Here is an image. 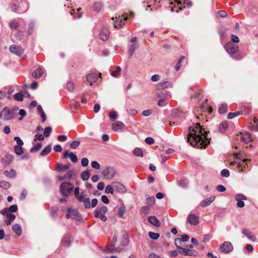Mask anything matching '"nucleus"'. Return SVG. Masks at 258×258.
I'll use <instances>...</instances> for the list:
<instances>
[{"instance_id":"1","label":"nucleus","mask_w":258,"mask_h":258,"mask_svg":"<svg viewBox=\"0 0 258 258\" xmlns=\"http://www.w3.org/2000/svg\"><path fill=\"white\" fill-rule=\"evenodd\" d=\"M208 133L202 128L199 123H197L189 127L187 142L194 147L205 148L211 140L208 137Z\"/></svg>"},{"instance_id":"2","label":"nucleus","mask_w":258,"mask_h":258,"mask_svg":"<svg viewBox=\"0 0 258 258\" xmlns=\"http://www.w3.org/2000/svg\"><path fill=\"white\" fill-rule=\"evenodd\" d=\"M234 162H231L230 165H233L235 164H237V167L239 169V172H243L244 171H249L250 169V159H245L241 161H239V159L238 158L237 155L234 156Z\"/></svg>"},{"instance_id":"3","label":"nucleus","mask_w":258,"mask_h":258,"mask_svg":"<svg viewBox=\"0 0 258 258\" xmlns=\"http://www.w3.org/2000/svg\"><path fill=\"white\" fill-rule=\"evenodd\" d=\"M74 185L70 182H63L60 186V193L64 197H68L73 191Z\"/></svg>"},{"instance_id":"4","label":"nucleus","mask_w":258,"mask_h":258,"mask_svg":"<svg viewBox=\"0 0 258 258\" xmlns=\"http://www.w3.org/2000/svg\"><path fill=\"white\" fill-rule=\"evenodd\" d=\"M107 211V208L105 206L98 207L94 212V217L96 218H100L102 221L105 222L107 221V217L105 216Z\"/></svg>"},{"instance_id":"5","label":"nucleus","mask_w":258,"mask_h":258,"mask_svg":"<svg viewBox=\"0 0 258 258\" xmlns=\"http://www.w3.org/2000/svg\"><path fill=\"white\" fill-rule=\"evenodd\" d=\"M28 8V3L26 0H21L19 5L14 4L12 7V10L13 12H18L19 13H23L25 12Z\"/></svg>"},{"instance_id":"6","label":"nucleus","mask_w":258,"mask_h":258,"mask_svg":"<svg viewBox=\"0 0 258 258\" xmlns=\"http://www.w3.org/2000/svg\"><path fill=\"white\" fill-rule=\"evenodd\" d=\"M138 38L137 37H133L130 39L132 43L128 47V52L130 53V58H131L135 51V50L139 47V43L138 42Z\"/></svg>"},{"instance_id":"7","label":"nucleus","mask_w":258,"mask_h":258,"mask_svg":"<svg viewBox=\"0 0 258 258\" xmlns=\"http://www.w3.org/2000/svg\"><path fill=\"white\" fill-rule=\"evenodd\" d=\"M115 173V170L113 167H107L103 170L102 174L105 179H111L114 177Z\"/></svg>"},{"instance_id":"8","label":"nucleus","mask_w":258,"mask_h":258,"mask_svg":"<svg viewBox=\"0 0 258 258\" xmlns=\"http://www.w3.org/2000/svg\"><path fill=\"white\" fill-rule=\"evenodd\" d=\"M225 48L228 53L233 54L238 51V46L231 42H228L226 44Z\"/></svg>"},{"instance_id":"9","label":"nucleus","mask_w":258,"mask_h":258,"mask_svg":"<svg viewBox=\"0 0 258 258\" xmlns=\"http://www.w3.org/2000/svg\"><path fill=\"white\" fill-rule=\"evenodd\" d=\"M3 119L6 120H11L15 116L14 111L10 110L8 107H5L3 109Z\"/></svg>"},{"instance_id":"10","label":"nucleus","mask_w":258,"mask_h":258,"mask_svg":"<svg viewBox=\"0 0 258 258\" xmlns=\"http://www.w3.org/2000/svg\"><path fill=\"white\" fill-rule=\"evenodd\" d=\"M220 249L224 253H228L233 250V245L231 242L225 241L220 246Z\"/></svg>"},{"instance_id":"11","label":"nucleus","mask_w":258,"mask_h":258,"mask_svg":"<svg viewBox=\"0 0 258 258\" xmlns=\"http://www.w3.org/2000/svg\"><path fill=\"white\" fill-rule=\"evenodd\" d=\"M113 186L115 191L119 193H125L127 191L125 187L119 182H113Z\"/></svg>"},{"instance_id":"12","label":"nucleus","mask_w":258,"mask_h":258,"mask_svg":"<svg viewBox=\"0 0 258 258\" xmlns=\"http://www.w3.org/2000/svg\"><path fill=\"white\" fill-rule=\"evenodd\" d=\"M18 210V207L16 205H13L10 206L9 208H5L3 210L0 211V214L2 215H5V214H7L8 213H12L17 212Z\"/></svg>"},{"instance_id":"13","label":"nucleus","mask_w":258,"mask_h":258,"mask_svg":"<svg viewBox=\"0 0 258 258\" xmlns=\"http://www.w3.org/2000/svg\"><path fill=\"white\" fill-rule=\"evenodd\" d=\"M62 157L63 158H67L68 157H69L73 163H76L78 161V158L76 155L73 152H69L68 150L64 152L62 155Z\"/></svg>"},{"instance_id":"14","label":"nucleus","mask_w":258,"mask_h":258,"mask_svg":"<svg viewBox=\"0 0 258 258\" xmlns=\"http://www.w3.org/2000/svg\"><path fill=\"white\" fill-rule=\"evenodd\" d=\"M10 51L19 56H20L23 53L22 48L16 45H12L9 47Z\"/></svg>"},{"instance_id":"15","label":"nucleus","mask_w":258,"mask_h":258,"mask_svg":"<svg viewBox=\"0 0 258 258\" xmlns=\"http://www.w3.org/2000/svg\"><path fill=\"white\" fill-rule=\"evenodd\" d=\"M235 200L237 202V206L240 208H242L244 206V203L243 201L246 200V198L243 195L239 194L236 196Z\"/></svg>"},{"instance_id":"16","label":"nucleus","mask_w":258,"mask_h":258,"mask_svg":"<svg viewBox=\"0 0 258 258\" xmlns=\"http://www.w3.org/2000/svg\"><path fill=\"white\" fill-rule=\"evenodd\" d=\"M239 137L241 141L244 143H248L252 141L250 135L247 132L240 133Z\"/></svg>"},{"instance_id":"17","label":"nucleus","mask_w":258,"mask_h":258,"mask_svg":"<svg viewBox=\"0 0 258 258\" xmlns=\"http://www.w3.org/2000/svg\"><path fill=\"white\" fill-rule=\"evenodd\" d=\"M112 128L115 132L122 131L124 128V124L120 121H117L112 124Z\"/></svg>"},{"instance_id":"18","label":"nucleus","mask_w":258,"mask_h":258,"mask_svg":"<svg viewBox=\"0 0 258 258\" xmlns=\"http://www.w3.org/2000/svg\"><path fill=\"white\" fill-rule=\"evenodd\" d=\"M187 221L192 225H196L199 222V218L194 214H189L188 216Z\"/></svg>"},{"instance_id":"19","label":"nucleus","mask_w":258,"mask_h":258,"mask_svg":"<svg viewBox=\"0 0 258 258\" xmlns=\"http://www.w3.org/2000/svg\"><path fill=\"white\" fill-rule=\"evenodd\" d=\"M215 196H212L205 200H203L200 203L201 206L202 207H206L210 205L215 200Z\"/></svg>"},{"instance_id":"20","label":"nucleus","mask_w":258,"mask_h":258,"mask_svg":"<svg viewBox=\"0 0 258 258\" xmlns=\"http://www.w3.org/2000/svg\"><path fill=\"white\" fill-rule=\"evenodd\" d=\"M4 216H6V219L5 220V222L7 225H10L16 218L15 215L12 213H8L5 214Z\"/></svg>"},{"instance_id":"21","label":"nucleus","mask_w":258,"mask_h":258,"mask_svg":"<svg viewBox=\"0 0 258 258\" xmlns=\"http://www.w3.org/2000/svg\"><path fill=\"white\" fill-rule=\"evenodd\" d=\"M178 252L180 254H182L185 256H194L195 255V252L190 249H186L185 248L182 247L181 249H180Z\"/></svg>"},{"instance_id":"22","label":"nucleus","mask_w":258,"mask_h":258,"mask_svg":"<svg viewBox=\"0 0 258 258\" xmlns=\"http://www.w3.org/2000/svg\"><path fill=\"white\" fill-rule=\"evenodd\" d=\"M109 35V30L106 28H103L100 33V37L101 39L103 41H106L108 39Z\"/></svg>"},{"instance_id":"23","label":"nucleus","mask_w":258,"mask_h":258,"mask_svg":"<svg viewBox=\"0 0 258 258\" xmlns=\"http://www.w3.org/2000/svg\"><path fill=\"white\" fill-rule=\"evenodd\" d=\"M242 233L245 235L249 240L252 241H255L256 237L248 229H244L242 230Z\"/></svg>"},{"instance_id":"24","label":"nucleus","mask_w":258,"mask_h":258,"mask_svg":"<svg viewBox=\"0 0 258 258\" xmlns=\"http://www.w3.org/2000/svg\"><path fill=\"white\" fill-rule=\"evenodd\" d=\"M103 7V4L101 2H97L94 3L92 5V8L93 11L98 13L101 10Z\"/></svg>"},{"instance_id":"25","label":"nucleus","mask_w":258,"mask_h":258,"mask_svg":"<svg viewBox=\"0 0 258 258\" xmlns=\"http://www.w3.org/2000/svg\"><path fill=\"white\" fill-rule=\"evenodd\" d=\"M86 79L87 81L92 85V83H95L97 81L98 76L96 74L91 73L87 75Z\"/></svg>"},{"instance_id":"26","label":"nucleus","mask_w":258,"mask_h":258,"mask_svg":"<svg viewBox=\"0 0 258 258\" xmlns=\"http://www.w3.org/2000/svg\"><path fill=\"white\" fill-rule=\"evenodd\" d=\"M148 220L152 225L156 227H159L160 225V221L155 216H149L148 218Z\"/></svg>"},{"instance_id":"27","label":"nucleus","mask_w":258,"mask_h":258,"mask_svg":"<svg viewBox=\"0 0 258 258\" xmlns=\"http://www.w3.org/2000/svg\"><path fill=\"white\" fill-rule=\"evenodd\" d=\"M71 236L69 234H66L61 240V244L65 247H68L70 244Z\"/></svg>"},{"instance_id":"28","label":"nucleus","mask_w":258,"mask_h":258,"mask_svg":"<svg viewBox=\"0 0 258 258\" xmlns=\"http://www.w3.org/2000/svg\"><path fill=\"white\" fill-rule=\"evenodd\" d=\"M43 74V71L40 68H37L32 73V76L35 79L40 78Z\"/></svg>"},{"instance_id":"29","label":"nucleus","mask_w":258,"mask_h":258,"mask_svg":"<svg viewBox=\"0 0 258 258\" xmlns=\"http://www.w3.org/2000/svg\"><path fill=\"white\" fill-rule=\"evenodd\" d=\"M171 85V83L169 81H165L163 82H160L157 85L156 88L158 90L164 89Z\"/></svg>"},{"instance_id":"30","label":"nucleus","mask_w":258,"mask_h":258,"mask_svg":"<svg viewBox=\"0 0 258 258\" xmlns=\"http://www.w3.org/2000/svg\"><path fill=\"white\" fill-rule=\"evenodd\" d=\"M4 174L6 176L9 178H14L16 176V172L13 169H11L10 171L5 170Z\"/></svg>"},{"instance_id":"31","label":"nucleus","mask_w":258,"mask_h":258,"mask_svg":"<svg viewBox=\"0 0 258 258\" xmlns=\"http://www.w3.org/2000/svg\"><path fill=\"white\" fill-rule=\"evenodd\" d=\"M12 230L17 235L20 236L21 234L22 229L19 224H14L12 227Z\"/></svg>"},{"instance_id":"32","label":"nucleus","mask_w":258,"mask_h":258,"mask_svg":"<svg viewBox=\"0 0 258 258\" xmlns=\"http://www.w3.org/2000/svg\"><path fill=\"white\" fill-rule=\"evenodd\" d=\"M51 151L50 145H47L40 153V156H44L48 154Z\"/></svg>"},{"instance_id":"33","label":"nucleus","mask_w":258,"mask_h":258,"mask_svg":"<svg viewBox=\"0 0 258 258\" xmlns=\"http://www.w3.org/2000/svg\"><path fill=\"white\" fill-rule=\"evenodd\" d=\"M80 202H82L83 203L84 206L85 208L89 209L91 208V202L90 199L89 198H86L81 201Z\"/></svg>"},{"instance_id":"34","label":"nucleus","mask_w":258,"mask_h":258,"mask_svg":"<svg viewBox=\"0 0 258 258\" xmlns=\"http://www.w3.org/2000/svg\"><path fill=\"white\" fill-rule=\"evenodd\" d=\"M70 167V164H67L66 165H62L61 164H58L57 165V171L60 172L62 170H66L69 169Z\"/></svg>"},{"instance_id":"35","label":"nucleus","mask_w":258,"mask_h":258,"mask_svg":"<svg viewBox=\"0 0 258 258\" xmlns=\"http://www.w3.org/2000/svg\"><path fill=\"white\" fill-rule=\"evenodd\" d=\"M11 184L10 182L3 180L0 182V187L4 189H7L10 188Z\"/></svg>"},{"instance_id":"36","label":"nucleus","mask_w":258,"mask_h":258,"mask_svg":"<svg viewBox=\"0 0 258 258\" xmlns=\"http://www.w3.org/2000/svg\"><path fill=\"white\" fill-rule=\"evenodd\" d=\"M24 98V95L21 92H18L14 95V99L16 101H22Z\"/></svg>"},{"instance_id":"37","label":"nucleus","mask_w":258,"mask_h":258,"mask_svg":"<svg viewBox=\"0 0 258 258\" xmlns=\"http://www.w3.org/2000/svg\"><path fill=\"white\" fill-rule=\"evenodd\" d=\"M9 27L11 29H17L19 26V22L16 20H13L9 23Z\"/></svg>"},{"instance_id":"38","label":"nucleus","mask_w":258,"mask_h":258,"mask_svg":"<svg viewBox=\"0 0 258 258\" xmlns=\"http://www.w3.org/2000/svg\"><path fill=\"white\" fill-rule=\"evenodd\" d=\"M81 177L84 181L88 180L90 177L89 172L88 170L83 171L81 173Z\"/></svg>"},{"instance_id":"39","label":"nucleus","mask_w":258,"mask_h":258,"mask_svg":"<svg viewBox=\"0 0 258 258\" xmlns=\"http://www.w3.org/2000/svg\"><path fill=\"white\" fill-rule=\"evenodd\" d=\"M150 208L148 206H145L142 207L140 209V213L142 214L147 215L150 213Z\"/></svg>"},{"instance_id":"40","label":"nucleus","mask_w":258,"mask_h":258,"mask_svg":"<svg viewBox=\"0 0 258 258\" xmlns=\"http://www.w3.org/2000/svg\"><path fill=\"white\" fill-rule=\"evenodd\" d=\"M126 20H127V18H125L124 20H122L121 19L119 20H117L116 21L114 22V27L115 28H119L121 26L124 25V22Z\"/></svg>"},{"instance_id":"41","label":"nucleus","mask_w":258,"mask_h":258,"mask_svg":"<svg viewBox=\"0 0 258 258\" xmlns=\"http://www.w3.org/2000/svg\"><path fill=\"white\" fill-rule=\"evenodd\" d=\"M125 207L124 205H121L118 210V214L119 217L122 218L125 213Z\"/></svg>"},{"instance_id":"42","label":"nucleus","mask_w":258,"mask_h":258,"mask_svg":"<svg viewBox=\"0 0 258 258\" xmlns=\"http://www.w3.org/2000/svg\"><path fill=\"white\" fill-rule=\"evenodd\" d=\"M228 106L226 104H222L219 108V112L221 114L225 113L227 111Z\"/></svg>"},{"instance_id":"43","label":"nucleus","mask_w":258,"mask_h":258,"mask_svg":"<svg viewBox=\"0 0 258 258\" xmlns=\"http://www.w3.org/2000/svg\"><path fill=\"white\" fill-rule=\"evenodd\" d=\"M15 153L18 155H20L23 153V150L21 146H15L14 147Z\"/></svg>"},{"instance_id":"44","label":"nucleus","mask_w":258,"mask_h":258,"mask_svg":"<svg viewBox=\"0 0 258 258\" xmlns=\"http://www.w3.org/2000/svg\"><path fill=\"white\" fill-rule=\"evenodd\" d=\"M228 124L226 121H223L220 125H219V130L221 132H223L225 130H226L228 127Z\"/></svg>"},{"instance_id":"45","label":"nucleus","mask_w":258,"mask_h":258,"mask_svg":"<svg viewBox=\"0 0 258 258\" xmlns=\"http://www.w3.org/2000/svg\"><path fill=\"white\" fill-rule=\"evenodd\" d=\"M51 132H52V129H51V127L47 126V127H45L44 131L43 132L44 136L45 137H48L50 136Z\"/></svg>"},{"instance_id":"46","label":"nucleus","mask_w":258,"mask_h":258,"mask_svg":"<svg viewBox=\"0 0 258 258\" xmlns=\"http://www.w3.org/2000/svg\"><path fill=\"white\" fill-rule=\"evenodd\" d=\"M34 28V24L33 22H31L28 25V28L27 31V33L28 35H31L33 32V30Z\"/></svg>"},{"instance_id":"47","label":"nucleus","mask_w":258,"mask_h":258,"mask_svg":"<svg viewBox=\"0 0 258 258\" xmlns=\"http://www.w3.org/2000/svg\"><path fill=\"white\" fill-rule=\"evenodd\" d=\"M178 185L182 187H185L188 184V181L186 179H180L178 181Z\"/></svg>"},{"instance_id":"48","label":"nucleus","mask_w":258,"mask_h":258,"mask_svg":"<svg viewBox=\"0 0 258 258\" xmlns=\"http://www.w3.org/2000/svg\"><path fill=\"white\" fill-rule=\"evenodd\" d=\"M174 244L177 248L180 249L182 248L181 247L182 245V241L180 238H176L174 241Z\"/></svg>"},{"instance_id":"49","label":"nucleus","mask_w":258,"mask_h":258,"mask_svg":"<svg viewBox=\"0 0 258 258\" xmlns=\"http://www.w3.org/2000/svg\"><path fill=\"white\" fill-rule=\"evenodd\" d=\"M149 236L151 239H152L153 240H156L159 238V237L160 236V234L158 233H155L153 232H149Z\"/></svg>"},{"instance_id":"50","label":"nucleus","mask_w":258,"mask_h":258,"mask_svg":"<svg viewBox=\"0 0 258 258\" xmlns=\"http://www.w3.org/2000/svg\"><path fill=\"white\" fill-rule=\"evenodd\" d=\"M41 147L42 144L41 143H38L35 146L31 148L30 152H37L41 148Z\"/></svg>"},{"instance_id":"51","label":"nucleus","mask_w":258,"mask_h":258,"mask_svg":"<svg viewBox=\"0 0 258 258\" xmlns=\"http://www.w3.org/2000/svg\"><path fill=\"white\" fill-rule=\"evenodd\" d=\"M113 185H108L106 186L105 189V192L107 194H113Z\"/></svg>"},{"instance_id":"52","label":"nucleus","mask_w":258,"mask_h":258,"mask_svg":"<svg viewBox=\"0 0 258 258\" xmlns=\"http://www.w3.org/2000/svg\"><path fill=\"white\" fill-rule=\"evenodd\" d=\"M134 154L137 156L143 157V151L140 148H136L134 150Z\"/></svg>"},{"instance_id":"53","label":"nucleus","mask_w":258,"mask_h":258,"mask_svg":"<svg viewBox=\"0 0 258 258\" xmlns=\"http://www.w3.org/2000/svg\"><path fill=\"white\" fill-rule=\"evenodd\" d=\"M80 145V142L79 141H75L72 142L70 144V147L72 149H76Z\"/></svg>"},{"instance_id":"54","label":"nucleus","mask_w":258,"mask_h":258,"mask_svg":"<svg viewBox=\"0 0 258 258\" xmlns=\"http://www.w3.org/2000/svg\"><path fill=\"white\" fill-rule=\"evenodd\" d=\"M239 114V112L238 111L235 112H230L228 113L227 118L228 119H232L235 117L238 116Z\"/></svg>"},{"instance_id":"55","label":"nucleus","mask_w":258,"mask_h":258,"mask_svg":"<svg viewBox=\"0 0 258 258\" xmlns=\"http://www.w3.org/2000/svg\"><path fill=\"white\" fill-rule=\"evenodd\" d=\"M109 117L112 120H115L117 118V113L116 111H111L109 114Z\"/></svg>"},{"instance_id":"56","label":"nucleus","mask_w":258,"mask_h":258,"mask_svg":"<svg viewBox=\"0 0 258 258\" xmlns=\"http://www.w3.org/2000/svg\"><path fill=\"white\" fill-rule=\"evenodd\" d=\"M184 58L185 57L184 56H181L179 58V60L177 62V63H176V64L175 66V70L176 71H179V69H180V65H181V61L184 59Z\"/></svg>"},{"instance_id":"57","label":"nucleus","mask_w":258,"mask_h":258,"mask_svg":"<svg viewBox=\"0 0 258 258\" xmlns=\"http://www.w3.org/2000/svg\"><path fill=\"white\" fill-rule=\"evenodd\" d=\"M230 175L228 170L224 169L221 172V175L223 177H228Z\"/></svg>"},{"instance_id":"58","label":"nucleus","mask_w":258,"mask_h":258,"mask_svg":"<svg viewBox=\"0 0 258 258\" xmlns=\"http://www.w3.org/2000/svg\"><path fill=\"white\" fill-rule=\"evenodd\" d=\"M155 198L154 197H149L147 199V203L150 205H153L155 203Z\"/></svg>"},{"instance_id":"59","label":"nucleus","mask_w":258,"mask_h":258,"mask_svg":"<svg viewBox=\"0 0 258 258\" xmlns=\"http://www.w3.org/2000/svg\"><path fill=\"white\" fill-rule=\"evenodd\" d=\"M67 88L69 91H73L75 88L74 84L71 81L69 82L67 84Z\"/></svg>"},{"instance_id":"60","label":"nucleus","mask_w":258,"mask_h":258,"mask_svg":"<svg viewBox=\"0 0 258 258\" xmlns=\"http://www.w3.org/2000/svg\"><path fill=\"white\" fill-rule=\"evenodd\" d=\"M14 140L18 144L17 146H22L23 145V142L19 137H15L14 138Z\"/></svg>"},{"instance_id":"61","label":"nucleus","mask_w":258,"mask_h":258,"mask_svg":"<svg viewBox=\"0 0 258 258\" xmlns=\"http://www.w3.org/2000/svg\"><path fill=\"white\" fill-rule=\"evenodd\" d=\"M44 140V137L42 134H36L35 135L34 139V141H43Z\"/></svg>"},{"instance_id":"62","label":"nucleus","mask_w":258,"mask_h":258,"mask_svg":"<svg viewBox=\"0 0 258 258\" xmlns=\"http://www.w3.org/2000/svg\"><path fill=\"white\" fill-rule=\"evenodd\" d=\"M89 160L87 158H83L81 160V164L83 167H86L88 165Z\"/></svg>"},{"instance_id":"63","label":"nucleus","mask_w":258,"mask_h":258,"mask_svg":"<svg viewBox=\"0 0 258 258\" xmlns=\"http://www.w3.org/2000/svg\"><path fill=\"white\" fill-rule=\"evenodd\" d=\"M68 212H70L71 213V215L72 216H77V215H78V211L76 210V209H71V208H69L68 209Z\"/></svg>"},{"instance_id":"64","label":"nucleus","mask_w":258,"mask_h":258,"mask_svg":"<svg viewBox=\"0 0 258 258\" xmlns=\"http://www.w3.org/2000/svg\"><path fill=\"white\" fill-rule=\"evenodd\" d=\"M152 113V111L150 109L145 110L142 111V114L144 116H148L150 115Z\"/></svg>"}]
</instances>
